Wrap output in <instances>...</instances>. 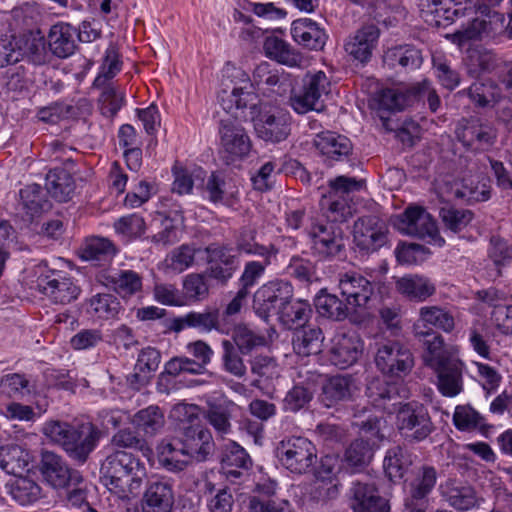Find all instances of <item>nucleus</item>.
<instances>
[{"mask_svg":"<svg viewBox=\"0 0 512 512\" xmlns=\"http://www.w3.org/2000/svg\"><path fill=\"white\" fill-rule=\"evenodd\" d=\"M442 496L453 508L466 511L477 505L478 498L469 486L447 484L442 488Z\"/></svg>","mask_w":512,"mask_h":512,"instance_id":"nucleus-48","label":"nucleus"},{"mask_svg":"<svg viewBox=\"0 0 512 512\" xmlns=\"http://www.w3.org/2000/svg\"><path fill=\"white\" fill-rule=\"evenodd\" d=\"M375 364L383 374L401 377L411 371L414 358L405 345L398 341H389L378 347Z\"/></svg>","mask_w":512,"mask_h":512,"instance_id":"nucleus-12","label":"nucleus"},{"mask_svg":"<svg viewBox=\"0 0 512 512\" xmlns=\"http://www.w3.org/2000/svg\"><path fill=\"white\" fill-rule=\"evenodd\" d=\"M115 254V248L106 238L92 237L86 240L81 257L86 261H107Z\"/></svg>","mask_w":512,"mask_h":512,"instance_id":"nucleus-57","label":"nucleus"},{"mask_svg":"<svg viewBox=\"0 0 512 512\" xmlns=\"http://www.w3.org/2000/svg\"><path fill=\"white\" fill-rule=\"evenodd\" d=\"M437 478L435 467L427 464L415 467L404 480V499L416 503H429V496L436 486Z\"/></svg>","mask_w":512,"mask_h":512,"instance_id":"nucleus-20","label":"nucleus"},{"mask_svg":"<svg viewBox=\"0 0 512 512\" xmlns=\"http://www.w3.org/2000/svg\"><path fill=\"white\" fill-rule=\"evenodd\" d=\"M119 299L110 293H98L87 302V313L98 320H113L122 311Z\"/></svg>","mask_w":512,"mask_h":512,"instance_id":"nucleus-42","label":"nucleus"},{"mask_svg":"<svg viewBox=\"0 0 512 512\" xmlns=\"http://www.w3.org/2000/svg\"><path fill=\"white\" fill-rule=\"evenodd\" d=\"M196 249L188 244L174 248L165 258L164 265L173 273H182L191 267L195 261Z\"/></svg>","mask_w":512,"mask_h":512,"instance_id":"nucleus-58","label":"nucleus"},{"mask_svg":"<svg viewBox=\"0 0 512 512\" xmlns=\"http://www.w3.org/2000/svg\"><path fill=\"white\" fill-rule=\"evenodd\" d=\"M416 323L424 325L425 329H430L428 325L450 333L455 328V318L451 311L440 306H423L419 309V319Z\"/></svg>","mask_w":512,"mask_h":512,"instance_id":"nucleus-45","label":"nucleus"},{"mask_svg":"<svg viewBox=\"0 0 512 512\" xmlns=\"http://www.w3.org/2000/svg\"><path fill=\"white\" fill-rule=\"evenodd\" d=\"M75 189L72 175L65 169L53 168L46 175V191L57 201L71 199Z\"/></svg>","mask_w":512,"mask_h":512,"instance_id":"nucleus-40","label":"nucleus"},{"mask_svg":"<svg viewBox=\"0 0 512 512\" xmlns=\"http://www.w3.org/2000/svg\"><path fill=\"white\" fill-rule=\"evenodd\" d=\"M379 106L388 111H401L413 104L411 85L405 88H385L378 94Z\"/></svg>","mask_w":512,"mask_h":512,"instance_id":"nucleus-50","label":"nucleus"},{"mask_svg":"<svg viewBox=\"0 0 512 512\" xmlns=\"http://www.w3.org/2000/svg\"><path fill=\"white\" fill-rule=\"evenodd\" d=\"M373 456V448L369 440L359 438L354 440L345 451V463L356 472L364 468Z\"/></svg>","mask_w":512,"mask_h":512,"instance_id":"nucleus-52","label":"nucleus"},{"mask_svg":"<svg viewBox=\"0 0 512 512\" xmlns=\"http://www.w3.org/2000/svg\"><path fill=\"white\" fill-rule=\"evenodd\" d=\"M19 194L21 209L30 221L51 208V203L46 195L47 191L38 184L25 186Z\"/></svg>","mask_w":512,"mask_h":512,"instance_id":"nucleus-35","label":"nucleus"},{"mask_svg":"<svg viewBox=\"0 0 512 512\" xmlns=\"http://www.w3.org/2000/svg\"><path fill=\"white\" fill-rule=\"evenodd\" d=\"M147 471L137 455L125 450L110 453L101 463V483L119 499L139 493Z\"/></svg>","mask_w":512,"mask_h":512,"instance_id":"nucleus-3","label":"nucleus"},{"mask_svg":"<svg viewBox=\"0 0 512 512\" xmlns=\"http://www.w3.org/2000/svg\"><path fill=\"white\" fill-rule=\"evenodd\" d=\"M30 455L19 445L11 444L0 448V468L7 474L21 476L29 470Z\"/></svg>","mask_w":512,"mask_h":512,"instance_id":"nucleus-39","label":"nucleus"},{"mask_svg":"<svg viewBox=\"0 0 512 512\" xmlns=\"http://www.w3.org/2000/svg\"><path fill=\"white\" fill-rule=\"evenodd\" d=\"M457 139L473 151H486L497 139L494 126L479 118L462 119L456 128Z\"/></svg>","mask_w":512,"mask_h":512,"instance_id":"nucleus-15","label":"nucleus"},{"mask_svg":"<svg viewBox=\"0 0 512 512\" xmlns=\"http://www.w3.org/2000/svg\"><path fill=\"white\" fill-rule=\"evenodd\" d=\"M461 93L467 94L470 101L478 108H493L502 98V90L491 79H479Z\"/></svg>","mask_w":512,"mask_h":512,"instance_id":"nucleus-33","label":"nucleus"},{"mask_svg":"<svg viewBox=\"0 0 512 512\" xmlns=\"http://www.w3.org/2000/svg\"><path fill=\"white\" fill-rule=\"evenodd\" d=\"M251 467L252 459L243 447L233 441L225 445L221 455V469L228 479H239Z\"/></svg>","mask_w":512,"mask_h":512,"instance_id":"nucleus-30","label":"nucleus"},{"mask_svg":"<svg viewBox=\"0 0 512 512\" xmlns=\"http://www.w3.org/2000/svg\"><path fill=\"white\" fill-rule=\"evenodd\" d=\"M294 295L293 286L285 280H272L257 289L253 299V309L263 320L277 315Z\"/></svg>","mask_w":512,"mask_h":512,"instance_id":"nucleus-11","label":"nucleus"},{"mask_svg":"<svg viewBox=\"0 0 512 512\" xmlns=\"http://www.w3.org/2000/svg\"><path fill=\"white\" fill-rule=\"evenodd\" d=\"M352 426L373 437H378L381 418L367 404H356L351 408Z\"/></svg>","mask_w":512,"mask_h":512,"instance_id":"nucleus-51","label":"nucleus"},{"mask_svg":"<svg viewBox=\"0 0 512 512\" xmlns=\"http://www.w3.org/2000/svg\"><path fill=\"white\" fill-rule=\"evenodd\" d=\"M392 223L404 235L417 237L437 246L445 243L439 234L435 220L420 205L409 204L402 213L393 218Z\"/></svg>","mask_w":512,"mask_h":512,"instance_id":"nucleus-5","label":"nucleus"},{"mask_svg":"<svg viewBox=\"0 0 512 512\" xmlns=\"http://www.w3.org/2000/svg\"><path fill=\"white\" fill-rule=\"evenodd\" d=\"M463 363L457 359L433 368L437 375V387L445 397H455L463 391Z\"/></svg>","mask_w":512,"mask_h":512,"instance_id":"nucleus-28","label":"nucleus"},{"mask_svg":"<svg viewBox=\"0 0 512 512\" xmlns=\"http://www.w3.org/2000/svg\"><path fill=\"white\" fill-rule=\"evenodd\" d=\"M113 227L117 234L128 241L141 237L146 230L143 217L135 213L119 218Z\"/></svg>","mask_w":512,"mask_h":512,"instance_id":"nucleus-63","label":"nucleus"},{"mask_svg":"<svg viewBox=\"0 0 512 512\" xmlns=\"http://www.w3.org/2000/svg\"><path fill=\"white\" fill-rule=\"evenodd\" d=\"M363 352V341L355 332H338L331 340L330 361L340 369L357 362Z\"/></svg>","mask_w":512,"mask_h":512,"instance_id":"nucleus-21","label":"nucleus"},{"mask_svg":"<svg viewBox=\"0 0 512 512\" xmlns=\"http://www.w3.org/2000/svg\"><path fill=\"white\" fill-rule=\"evenodd\" d=\"M195 406L179 405L173 416L179 420V437L159 447V464L170 472L183 471L191 460L204 461L213 448L212 435L204 428Z\"/></svg>","mask_w":512,"mask_h":512,"instance_id":"nucleus-2","label":"nucleus"},{"mask_svg":"<svg viewBox=\"0 0 512 512\" xmlns=\"http://www.w3.org/2000/svg\"><path fill=\"white\" fill-rule=\"evenodd\" d=\"M379 29L370 24L361 27L345 42V51L355 60L366 63L372 56L379 38Z\"/></svg>","mask_w":512,"mask_h":512,"instance_id":"nucleus-26","label":"nucleus"},{"mask_svg":"<svg viewBox=\"0 0 512 512\" xmlns=\"http://www.w3.org/2000/svg\"><path fill=\"white\" fill-rule=\"evenodd\" d=\"M105 285L123 298L142 290V277L133 270H117L104 276Z\"/></svg>","mask_w":512,"mask_h":512,"instance_id":"nucleus-37","label":"nucleus"},{"mask_svg":"<svg viewBox=\"0 0 512 512\" xmlns=\"http://www.w3.org/2000/svg\"><path fill=\"white\" fill-rule=\"evenodd\" d=\"M220 149L227 164L242 160L251 150V141L245 129L231 119L219 124Z\"/></svg>","mask_w":512,"mask_h":512,"instance_id":"nucleus-14","label":"nucleus"},{"mask_svg":"<svg viewBox=\"0 0 512 512\" xmlns=\"http://www.w3.org/2000/svg\"><path fill=\"white\" fill-rule=\"evenodd\" d=\"M174 181L172 184V191L178 195L190 194L194 185L204 183L206 176L202 168L188 169L183 167H173L172 169Z\"/></svg>","mask_w":512,"mask_h":512,"instance_id":"nucleus-49","label":"nucleus"},{"mask_svg":"<svg viewBox=\"0 0 512 512\" xmlns=\"http://www.w3.org/2000/svg\"><path fill=\"white\" fill-rule=\"evenodd\" d=\"M174 503V481L159 478L148 483L142 499V512H172Z\"/></svg>","mask_w":512,"mask_h":512,"instance_id":"nucleus-22","label":"nucleus"},{"mask_svg":"<svg viewBox=\"0 0 512 512\" xmlns=\"http://www.w3.org/2000/svg\"><path fill=\"white\" fill-rule=\"evenodd\" d=\"M295 330L292 344L296 354L306 357L322 351L324 335L321 328L305 324Z\"/></svg>","mask_w":512,"mask_h":512,"instance_id":"nucleus-34","label":"nucleus"},{"mask_svg":"<svg viewBox=\"0 0 512 512\" xmlns=\"http://www.w3.org/2000/svg\"><path fill=\"white\" fill-rule=\"evenodd\" d=\"M260 261H248L244 265L243 272L239 278L240 289L249 292L259 279L264 275L266 268L271 264L272 257H261Z\"/></svg>","mask_w":512,"mask_h":512,"instance_id":"nucleus-64","label":"nucleus"},{"mask_svg":"<svg viewBox=\"0 0 512 512\" xmlns=\"http://www.w3.org/2000/svg\"><path fill=\"white\" fill-rule=\"evenodd\" d=\"M312 315V308L308 301L294 299L287 301L278 314L280 322L288 329L303 327Z\"/></svg>","mask_w":512,"mask_h":512,"instance_id":"nucleus-41","label":"nucleus"},{"mask_svg":"<svg viewBox=\"0 0 512 512\" xmlns=\"http://www.w3.org/2000/svg\"><path fill=\"white\" fill-rule=\"evenodd\" d=\"M241 354H250L254 349L266 344L265 337L246 325H238L233 332V342Z\"/></svg>","mask_w":512,"mask_h":512,"instance_id":"nucleus-59","label":"nucleus"},{"mask_svg":"<svg viewBox=\"0 0 512 512\" xmlns=\"http://www.w3.org/2000/svg\"><path fill=\"white\" fill-rule=\"evenodd\" d=\"M338 288L348 306L365 307L375 291V284L362 274L349 271L339 275Z\"/></svg>","mask_w":512,"mask_h":512,"instance_id":"nucleus-19","label":"nucleus"},{"mask_svg":"<svg viewBox=\"0 0 512 512\" xmlns=\"http://www.w3.org/2000/svg\"><path fill=\"white\" fill-rule=\"evenodd\" d=\"M5 394L11 398L23 399L33 392V386L25 375L13 373L5 375L0 382Z\"/></svg>","mask_w":512,"mask_h":512,"instance_id":"nucleus-62","label":"nucleus"},{"mask_svg":"<svg viewBox=\"0 0 512 512\" xmlns=\"http://www.w3.org/2000/svg\"><path fill=\"white\" fill-rule=\"evenodd\" d=\"M415 456L400 446L389 449L384 458V469L392 481L403 479L411 471Z\"/></svg>","mask_w":512,"mask_h":512,"instance_id":"nucleus-36","label":"nucleus"},{"mask_svg":"<svg viewBox=\"0 0 512 512\" xmlns=\"http://www.w3.org/2000/svg\"><path fill=\"white\" fill-rule=\"evenodd\" d=\"M265 55L279 64L301 68L305 64L303 54L290 43L278 36H267L263 43Z\"/></svg>","mask_w":512,"mask_h":512,"instance_id":"nucleus-27","label":"nucleus"},{"mask_svg":"<svg viewBox=\"0 0 512 512\" xmlns=\"http://www.w3.org/2000/svg\"><path fill=\"white\" fill-rule=\"evenodd\" d=\"M330 85L325 72L307 73L303 77L301 87L292 92L289 99L290 106L297 114L321 112L325 107L323 96L329 93Z\"/></svg>","mask_w":512,"mask_h":512,"instance_id":"nucleus-6","label":"nucleus"},{"mask_svg":"<svg viewBox=\"0 0 512 512\" xmlns=\"http://www.w3.org/2000/svg\"><path fill=\"white\" fill-rule=\"evenodd\" d=\"M366 395L374 407L391 414L399 405L397 399L407 396V388L402 383L374 379L367 385Z\"/></svg>","mask_w":512,"mask_h":512,"instance_id":"nucleus-24","label":"nucleus"},{"mask_svg":"<svg viewBox=\"0 0 512 512\" xmlns=\"http://www.w3.org/2000/svg\"><path fill=\"white\" fill-rule=\"evenodd\" d=\"M246 88L235 86L230 92L222 90L218 98L223 110L235 120L251 121L259 139L272 144L285 141L291 133L290 113L276 106L258 103L255 93Z\"/></svg>","mask_w":512,"mask_h":512,"instance_id":"nucleus-1","label":"nucleus"},{"mask_svg":"<svg viewBox=\"0 0 512 512\" xmlns=\"http://www.w3.org/2000/svg\"><path fill=\"white\" fill-rule=\"evenodd\" d=\"M40 471L44 480L55 489L69 488L82 482L80 473L71 469L60 455L51 451L42 453Z\"/></svg>","mask_w":512,"mask_h":512,"instance_id":"nucleus-16","label":"nucleus"},{"mask_svg":"<svg viewBox=\"0 0 512 512\" xmlns=\"http://www.w3.org/2000/svg\"><path fill=\"white\" fill-rule=\"evenodd\" d=\"M102 92L99 97L101 114L107 118H114L125 102V94L112 83H105L99 87Z\"/></svg>","mask_w":512,"mask_h":512,"instance_id":"nucleus-54","label":"nucleus"},{"mask_svg":"<svg viewBox=\"0 0 512 512\" xmlns=\"http://www.w3.org/2000/svg\"><path fill=\"white\" fill-rule=\"evenodd\" d=\"M133 424L139 432L152 437L159 433L165 424V417L158 406H148L139 410L133 417Z\"/></svg>","mask_w":512,"mask_h":512,"instance_id":"nucleus-46","label":"nucleus"},{"mask_svg":"<svg viewBox=\"0 0 512 512\" xmlns=\"http://www.w3.org/2000/svg\"><path fill=\"white\" fill-rule=\"evenodd\" d=\"M77 29L68 23L54 24L48 34L50 51L58 58H67L76 48Z\"/></svg>","mask_w":512,"mask_h":512,"instance_id":"nucleus-31","label":"nucleus"},{"mask_svg":"<svg viewBox=\"0 0 512 512\" xmlns=\"http://www.w3.org/2000/svg\"><path fill=\"white\" fill-rule=\"evenodd\" d=\"M397 291L411 301L423 302L435 294V284L427 277L405 275L396 281Z\"/></svg>","mask_w":512,"mask_h":512,"instance_id":"nucleus-32","label":"nucleus"},{"mask_svg":"<svg viewBox=\"0 0 512 512\" xmlns=\"http://www.w3.org/2000/svg\"><path fill=\"white\" fill-rule=\"evenodd\" d=\"M355 245L365 253H372L383 247L388 241L386 222L375 215H366L355 221L353 226Z\"/></svg>","mask_w":512,"mask_h":512,"instance_id":"nucleus-13","label":"nucleus"},{"mask_svg":"<svg viewBox=\"0 0 512 512\" xmlns=\"http://www.w3.org/2000/svg\"><path fill=\"white\" fill-rule=\"evenodd\" d=\"M205 490L211 494L207 504L210 512H231L234 497L228 487L217 488L214 483L206 481Z\"/></svg>","mask_w":512,"mask_h":512,"instance_id":"nucleus-61","label":"nucleus"},{"mask_svg":"<svg viewBox=\"0 0 512 512\" xmlns=\"http://www.w3.org/2000/svg\"><path fill=\"white\" fill-rule=\"evenodd\" d=\"M16 477L10 488L12 498L21 505L37 501L41 495V487L30 478L22 477V475Z\"/></svg>","mask_w":512,"mask_h":512,"instance_id":"nucleus-56","label":"nucleus"},{"mask_svg":"<svg viewBox=\"0 0 512 512\" xmlns=\"http://www.w3.org/2000/svg\"><path fill=\"white\" fill-rule=\"evenodd\" d=\"M394 413L398 430L408 439L423 441L435 429L428 409L417 401L399 402Z\"/></svg>","mask_w":512,"mask_h":512,"instance_id":"nucleus-9","label":"nucleus"},{"mask_svg":"<svg viewBox=\"0 0 512 512\" xmlns=\"http://www.w3.org/2000/svg\"><path fill=\"white\" fill-rule=\"evenodd\" d=\"M236 250L239 254L254 255L258 257H275L278 249L270 244L268 246L259 244L256 241V232L250 229H243L235 240Z\"/></svg>","mask_w":512,"mask_h":512,"instance_id":"nucleus-47","label":"nucleus"},{"mask_svg":"<svg viewBox=\"0 0 512 512\" xmlns=\"http://www.w3.org/2000/svg\"><path fill=\"white\" fill-rule=\"evenodd\" d=\"M43 432L79 464L87 461L97 447L100 437L98 428L89 421L74 423L50 421L45 424Z\"/></svg>","mask_w":512,"mask_h":512,"instance_id":"nucleus-4","label":"nucleus"},{"mask_svg":"<svg viewBox=\"0 0 512 512\" xmlns=\"http://www.w3.org/2000/svg\"><path fill=\"white\" fill-rule=\"evenodd\" d=\"M210 278L226 284L238 268V257L234 248L224 243H211L205 248Z\"/></svg>","mask_w":512,"mask_h":512,"instance_id":"nucleus-17","label":"nucleus"},{"mask_svg":"<svg viewBox=\"0 0 512 512\" xmlns=\"http://www.w3.org/2000/svg\"><path fill=\"white\" fill-rule=\"evenodd\" d=\"M317 313L324 318L342 321L349 315V306L336 295L321 290L314 299Z\"/></svg>","mask_w":512,"mask_h":512,"instance_id":"nucleus-44","label":"nucleus"},{"mask_svg":"<svg viewBox=\"0 0 512 512\" xmlns=\"http://www.w3.org/2000/svg\"><path fill=\"white\" fill-rule=\"evenodd\" d=\"M290 33L299 46L310 51L323 50L328 40L325 28L306 17L294 20L291 24Z\"/></svg>","mask_w":512,"mask_h":512,"instance_id":"nucleus-25","label":"nucleus"},{"mask_svg":"<svg viewBox=\"0 0 512 512\" xmlns=\"http://www.w3.org/2000/svg\"><path fill=\"white\" fill-rule=\"evenodd\" d=\"M413 334L423 344V360L426 366L433 369L455 358L445 348L443 337L433 329H425L424 325L414 323Z\"/></svg>","mask_w":512,"mask_h":512,"instance_id":"nucleus-23","label":"nucleus"},{"mask_svg":"<svg viewBox=\"0 0 512 512\" xmlns=\"http://www.w3.org/2000/svg\"><path fill=\"white\" fill-rule=\"evenodd\" d=\"M122 69L119 50L114 43H110L105 51L100 72L93 82L94 87H102L114 78Z\"/></svg>","mask_w":512,"mask_h":512,"instance_id":"nucleus-53","label":"nucleus"},{"mask_svg":"<svg viewBox=\"0 0 512 512\" xmlns=\"http://www.w3.org/2000/svg\"><path fill=\"white\" fill-rule=\"evenodd\" d=\"M329 193L320 202L330 222H344L352 216L349 194L359 191L362 182L352 177L338 176L329 181Z\"/></svg>","mask_w":512,"mask_h":512,"instance_id":"nucleus-7","label":"nucleus"},{"mask_svg":"<svg viewBox=\"0 0 512 512\" xmlns=\"http://www.w3.org/2000/svg\"><path fill=\"white\" fill-rule=\"evenodd\" d=\"M37 287L54 304H69L80 295L81 289L65 271L51 269L46 264L39 266Z\"/></svg>","mask_w":512,"mask_h":512,"instance_id":"nucleus-8","label":"nucleus"},{"mask_svg":"<svg viewBox=\"0 0 512 512\" xmlns=\"http://www.w3.org/2000/svg\"><path fill=\"white\" fill-rule=\"evenodd\" d=\"M314 145L326 161H343L352 151V143L346 136L331 131L316 134Z\"/></svg>","mask_w":512,"mask_h":512,"instance_id":"nucleus-29","label":"nucleus"},{"mask_svg":"<svg viewBox=\"0 0 512 512\" xmlns=\"http://www.w3.org/2000/svg\"><path fill=\"white\" fill-rule=\"evenodd\" d=\"M352 385L351 376L331 377L323 384L319 400L325 407H332L351 397Z\"/></svg>","mask_w":512,"mask_h":512,"instance_id":"nucleus-38","label":"nucleus"},{"mask_svg":"<svg viewBox=\"0 0 512 512\" xmlns=\"http://www.w3.org/2000/svg\"><path fill=\"white\" fill-rule=\"evenodd\" d=\"M422 60L421 51L412 45L395 46L384 54V62L391 68L414 70L421 66Z\"/></svg>","mask_w":512,"mask_h":512,"instance_id":"nucleus-43","label":"nucleus"},{"mask_svg":"<svg viewBox=\"0 0 512 512\" xmlns=\"http://www.w3.org/2000/svg\"><path fill=\"white\" fill-rule=\"evenodd\" d=\"M222 355L221 367L222 369L237 378H243L247 373V367L239 355L241 353L232 341L224 339L221 342Z\"/></svg>","mask_w":512,"mask_h":512,"instance_id":"nucleus-55","label":"nucleus"},{"mask_svg":"<svg viewBox=\"0 0 512 512\" xmlns=\"http://www.w3.org/2000/svg\"><path fill=\"white\" fill-rule=\"evenodd\" d=\"M349 506L353 512H390L387 499L380 496L374 483L353 481L348 491Z\"/></svg>","mask_w":512,"mask_h":512,"instance_id":"nucleus-18","label":"nucleus"},{"mask_svg":"<svg viewBox=\"0 0 512 512\" xmlns=\"http://www.w3.org/2000/svg\"><path fill=\"white\" fill-rule=\"evenodd\" d=\"M276 456L285 468L298 474L307 472L317 458L314 444L302 436L281 440L276 447Z\"/></svg>","mask_w":512,"mask_h":512,"instance_id":"nucleus-10","label":"nucleus"},{"mask_svg":"<svg viewBox=\"0 0 512 512\" xmlns=\"http://www.w3.org/2000/svg\"><path fill=\"white\" fill-rule=\"evenodd\" d=\"M439 215L446 230L452 233L462 231L473 219L472 211L467 209H458L452 206L442 207Z\"/></svg>","mask_w":512,"mask_h":512,"instance_id":"nucleus-60","label":"nucleus"}]
</instances>
